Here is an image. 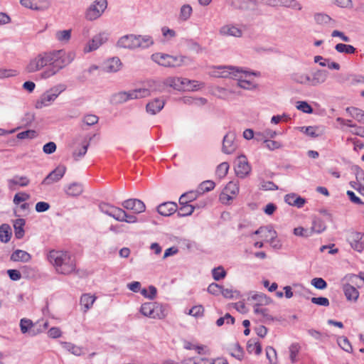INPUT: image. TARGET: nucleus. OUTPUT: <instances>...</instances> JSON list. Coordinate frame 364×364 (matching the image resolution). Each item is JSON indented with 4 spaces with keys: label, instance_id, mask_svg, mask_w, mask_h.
Instances as JSON below:
<instances>
[{
    "label": "nucleus",
    "instance_id": "obj_39",
    "mask_svg": "<svg viewBox=\"0 0 364 364\" xmlns=\"http://www.w3.org/2000/svg\"><path fill=\"white\" fill-rule=\"evenodd\" d=\"M247 350L250 353L255 352L256 355H259L262 353V346L258 341L250 339L247 343Z\"/></svg>",
    "mask_w": 364,
    "mask_h": 364
},
{
    "label": "nucleus",
    "instance_id": "obj_33",
    "mask_svg": "<svg viewBox=\"0 0 364 364\" xmlns=\"http://www.w3.org/2000/svg\"><path fill=\"white\" fill-rule=\"evenodd\" d=\"M31 255L26 251L21 250H16L11 255V260L17 262H28L31 259Z\"/></svg>",
    "mask_w": 364,
    "mask_h": 364
},
{
    "label": "nucleus",
    "instance_id": "obj_60",
    "mask_svg": "<svg viewBox=\"0 0 364 364\" xmlns=\"http://www.w3.org/2000/svg\"><path fill=\"white\" fill-rule=\"evenodd\" d=\"M156 292H157L156 288L152 285L149 287V293L146 289H143L141 291V294L144 296L147 297L150 299H153L155 298V296L156 295Z\"/></svg>",
    "mask_w": 364,
    "mask_h": 364
},
{
    "label": "nucleus",
    "instance_id": "obj_50",
    "mask_svg": "<svg viewBox=\"0 0 364 364\" xmlns=\"http://www.w3.org/2000/svg\"><path fill=\"white\" fill-rule=\"evenodd\" d=\"M89 146V142L84 143L82 146L79 150H75L73 153V156L75 161L79 160L83 157L87 153Z\"/></svg>",
    "mask_w": 364,
    "mask_h": 364
},
{
    "label": "nucleus",
    "instance_id": "obj_23",
    "mask_svg": "<svg viewBox=\"0 0 364 364\" xmlns=\"http://www.w3.org/2000/svg\"><path fill=\"white\" fill-rule=\"evenodd\" d=\"M328 77V73L324 70H318L312 74V77H310V85L317 86L323 83Z\"/></svg>",
    "mask_w": 364,
    "mask_h": 364
},
{
    "label": "nucleus",
    "instance_id": "obj_37",
    "mask_svg": "<svg viewBox=\"0 0 364 364\" xmlns=\"http://www.w3.org/2000/svg\"><path fill=\"white\" fill-rule=\"evenodd\" d=\"M291 78L296 83L310 85V76L306 74L294 73L291 75Z\"/></svg>",
    "mask_w": 364,
    "mask_h": 364
},
{
    "label": "nucleus",
    "instance_id": "obj_49",
    "mask_svg": "<svg viewBox=\"0 0 364 364\" xmlns=\"http://www.w3.org/2000/svg\"><path fill=\"white\" fill-rule=\"evenodd\" d=\"M338 344L343 350L346 352L350 353L353 350L348 339L345 336H341L338 338Z\"/></svg>",
    "mask_w": 364,
    "mask_h": 364
},
{
    "label": "nucleus",
    "instance_id": "obj_54",
    "mask_svg": "<svg viewBox=\"0 0 364 364\" xmlns=\"http://www.w3.org/2000/svg\"><path fill=\"white\" fill-rule=\"evenodd\" d=\"M37 136V133L35 130L28 129L21 132H19L17 134V138L19 139H34Z\"/></svg>",
    "mask_w": 364,
    "mask_h": 364
},
{
    "label": "nucleus",
    "instance_id": "obj_53",
    "mask_svg": "<svg viewBox=\"0 0 364 364\" xmlns=\"http://www.w3.org/2000/svg\"><path fill=\"white\" fill-rule=\"evenodd\" d=\"M311 284L316 289H318L320 290L325 289L327 287L326 282L321 277H316V278L312 279L311 281Z\"/></svg>",
    "mask_w": 364,
    "mask_h": 364
},
{
    "label": "nucleus",
    "instance_id": "obj_31",
    "mask_svg": "<svg viewBox=\"0 0 364 364\" xmlns=\"http://www.w3.org/2000/svg\"><path fill=\"white\" fill-rule=\"evenodd\" d=\"M315 22L320 26H327L330 24H335V21L332 19L328 15L324 13H316L314 15Z\"/></svg>",
    "mask_w": 364,
    "mask_h": 364
},
{
    "label": "nucleus",
    "instance_id": "obj_4",
    "mask_svg": "<svg viewBox=\"0 0 364 364\" xmlns=\"http://www.w3.org/2000/svg\"><path fill=\"white\" fill-rule=\"evenodd\" d=\"M149 94V90L145 88L133 90L129 92H119L111 96L110 102L113 105H118L124 103L129 100L147 97Z\"/></svg>",
    "mask_w": 364,
    "mask_h": 364
},
{
    "label": "nucleus",
    "instance_id": "obj_24",
    "mask_svg": "<svg viewBox=\"0 0 364 364\" xmlns=\"http://www.w3.org/2000/svg\"><path fill=\"white\" fill-rule=\"evenodd\" d=\"M284 201L290 205L297 208H301L306 203L304 198L296 195V193L287 194L284 197Z\"/></svg>",
    "mask_w": 364,
    "mask_h": 364
},
{
    "label": "nucleus",
    "instance_id": "obj_11",
    "mask_svg": "<svg viewBox=\"0 0 364 364\" xmlns=\"http://www.w3.org/2000/svg\"><path fill=\"white\" fill-rule=\"evenodd\" d=\"M255 235H259L262 234V237L264 238V240L269 242V244L274 247V248H279V245H274V240L277 238V232L272 228V226H263L260 227L259 229H257L256 231L254 232Z\"/></svg>",
    "mask_w": 364,
    "mask_h": 364
},
{
    "label": "nucleus",
    "instance_id": "obj_34",
    "mask_svg": "<svg viewBox=\"0 0 364 364\" xmlns=\"http://www.w3.org/2000/svg\"><path fill=\"white\" fill-rule=\"evenodd\" d=\"M26 224V221L24 219L19 218L16 219L14 223V228L15 237L17 239H21L24 236V229L23 227Z\"/></svg>",
    "mask_w": 364,
    "mask_h": 364
},
{
    "label": "nucleus",
    "instance_id": "obj_42",
    "mask_svg": "<svg viewBox=\"0 0 364 364\" xmlns=\"http://www.w3.org/2000/svg\"><path fill=\"white\" fill-rule=\"evenodd\" d=\"M337 52L346 54H353L355 52L356 49L351 45L338 43L335 46Z\"/></svg>",
    "mask_w": 364,
    "mask_h": 364
},
{
    "label": "nucleus",
    "instance_id": "obj_18",
    "mask_svg": "<svg viewBox=\"0 0 364 364\" xmlns=\"http://www.w3.org/2000/svg\"><path fill=\"white\" fill-rule=\"evenodd\" d=\"M242 33V31L233 24L224 25L219 29V34L223 36L240 38Z\"/></svg>",
    "mask_w": 364,
    "mask_h": 364
},
{
    "label": "nucleus",
    "instance_id": "obj_52",
    "mask_svg": "<svg viewBox=\"0 0 364 364\" xmlns=\"http://www.w3.org/2000/svg\"><path fill=\"white\" fill-rule=\"evenodd\" d=\"M212 274L215 280L219 281L225 277L226 272L222 266H219L212 270Z\"/></svg>",
    "mask_w": 364,
    "mask_h": 364
},
{
    "label": "nucleus",
    "instance_id": "obj_63",
    "mask_svg": "<svg viewBox=\"0 0 364 364\" xmlns=\"http://www.w3.org/2000/svg\"><path fill=\"white\" fill-rule=\"evenodd\" d=\"M186 88L188 90H197L199 88L204 86V83L200 82L197 80H190L189 82H186Z\"/></svg>",
    "mask_w": 364,
    "mask_h": 364
},
{
    "label": "nucleus",
    "instance_id": "obj_22",
    "mask_svg": "<svg viewBox=\"0 0 364 364\" xmlns=\"http://www.w3.org/2000/svg\"><path fill=\"white\" fill-rule=\"evenodd\" d=\"M219 70L221 71L218 72V77H231V78H236L239 75L240 72V68L237 67H232V66H224L219 68Z\"/></svg>",
    "mask_w": 364,
    "mask_h": 364
},
{
    "label": "nucleus",
    "instance_id": "obj_7",
    "mask_svg": "<svg viewBox=\"0 0 364 364\" xmlns=\"http://www.w3.org/2000/svg\"><path fill=\"white\" fill-rule=\"evenodd\" d=\"M107 6V0H95L87 9L85 17L89 21H94L102 16Z\"/></svg>",
    "mask_w": 364,
    "mask_h": 364
},
{
    "label": "nucleus",
    "instance_id": "obj_20",
    "mask_svg": "<svg viewBox=\"0 0 364 364\" xmlns=\"http://www.w3.org/2000/svg\"><path fill=\"white\" fill-rule=\"evenodd\" d=\"M107 40V37L105 33H99L95 36L85 48V52H91L97 50L101 45L105 43Z\"/></svg>",
    "mask_w": 364,
    "mask_h": 364
},
{
    "label": "nucleus",
    "instance_id": "obj_10",
    "mask_svg": "<svg viewBox=\"0 0 364 364\" xmlns=\"http://www.w3.org/2000/svg\"><path fill=\"white\" fill-rule=\"evenodd\" d=\"M99 209L102 213L114 218L116 220H123L122 215H125V210L107 203H100Z\"/></svg>",
    "mask_w": 364,
    "mask_h": 364
},
{
    "label": "nucleus",
    "instance_id": "obj_2",
    "mask_svg": "<svg viewBox=\"0 0 364 364\" xmlns=\"http://www.w3.org/2000/svg\"><path fill=\"white\" fill-rule=\"evenodd\" d=\"M48 259L59 274H70L76 269L75 257L66 251L51 250L48 255Z\"/></svg>",
    "mask_w": 364,
    "mask_h": 364
},
{
    "label": "nucleus",
    "instance_id": "obj_8",
    "mask_svg": "<svg viewBox=\"0 0 364 364\" xmlns=\"http://www.w3.org/2000/svg\"><path fill=\"white\" fill-rule=\"evenodd\" d=\"M241 73L239 74L236 79L237 80V85L245 90H252L256 88V84L252 80V76L258 75L256 73L247 72L240 69Z\"/></svg>",
    "mask_w": 364,
    "mask_h": 364
},
{
    "label": "nucleus",
    "instance_id": "obj_30",
    "mask_svg": "<svg viewBox=\"0 0 364 364\" xmlns=\"http://www.w3.org/2000/svg\"><path fill=\"white\" fill-rule=\"evenodd\" d=\"M181 207L178 210V215L179 217H186L191 215L196 208L204 207L205 203H201L200 205H191V204H180Z\"/></svg>",
    "mask_w": 364,
    "mask_h": 364
},
{
    "label": "nucleus",
    "instance_id": "obj_16",
    "mask_svg": "<svg viewBox=\"0 0 364 364\" xmlns=\"http://www.w3.org/2000/svg\"><path fill=\"white\" fill-rule=\"evenodd\" d=\"M65 171L66 167L65 166H58L43 180L41 183L43 185H50L58 182L63 177Z\"/></svg>",
    "mask_w": 364,
    "mask_h": 364
},
{
    "label": "nucleus",
    "instance_id": "obj_28",
    "mask_svg": "<svg viewBox=\"0 0 364 364\" xmlns=\"http://www.w3.org/2000/svg\"><path fill=\"white\" fill-rule=\"evenodd\" d=\"M65 192L68 196L77 197L83 192V187L81 183L74 182L65 188Z\"/></svg>",
    "mask_w": 364,
    "mask_h": 364
},
{
    "label": "nucleus",
    "instance_id": "obj_14",
    "mask_svg": "<svg viewBox=\"0 0 364 364\" xmlns=\"http://www.w3.org/2000/svg\"><path fill=\"white\" fill-rule=\"evenodd\" d=\"M20 3L23 6L36 11H45L50 6L49 0H21Z\"/></svg>",
    "mask_w": 364,
    "mask_h": 364
},
{
    "label": "nucleus",
    "instance_id": "obj_25",
    "mask_svg": "<svg viewBox=\"0 0 364 364\" xmlns=\"http://www.w3.org/2000/svg\"><path fill=\"white\" fill-rule=\"evenodd\" d=\"M239 191L238 186L232 182H229L225 187L224 191L220 196V199L226 198L228 200H232V197L230 195H236Z\"/></svg>",
    "mask_w": 364,
    "mask_h": 364
},
{
    "label": "nucleus",
    "instance_id": "obj_19",
    "mask_svg": "<svg viewBox=\"0 0 364 364\" xmlns=\"http://www.w3.org/2000/svg\"><path fill=\"white\" fill-rule=\"evenodd\" d=\"M186 82H189V80L187 78L171 77L166 79L164 84L166 86L173 87L176 90H186Z\"/></svg>",
    "mask_w": 364,
    "mask_h": 364
},
{
    "label": "nucleus",
    "instance_id": "obj_55",
    "mask_svg": "<svg viewBox=\"0 0 364 364\" xmlns=\"http://www.w3.org/2000/svg\"><path fill=\"white\" fill-rule=\"evenodd\" d=\"M215 186V184L212 181H205L200 184L199 191L200 193L208 192L212 191Z\"/></svg>",
    "mask_w": 364,
    "mask_h": 364
},
{
    "label": "nucleus",
    "instance_id": "obj_5",
    "mask_svg": "<svg viewBox=\"0 0 364 364\" xmlns=\"http://www.w3.org/2000/svg\"><path fill=\"white\" fill-rule=\"evenodd\" d=\"M66 89V85L64 84H59L53 87H51L50 90H47L46 92H44L39 100H37L36 103V108L37 109H41L43 107H46L49 105L51 102H53L58 96L65 91Z\"/></svg>",
    "mask_w": 364,
    "mask_h": 364
},
{
    "label": "nucleus",
    "instance_id": "obj_41",
    "mask_svg": "<svg viewBox=\"0 0 364 364\" xmlns=\"http://www.w3.org/2000/svg\"><path fill=\"white\" fill-rule=\"evenodd\" d=\"M140 44L139 48H147L154 44V41L150 36H136Z\"/></svg>",
    "mask_w": 364,
    "mask_h": 364
},
{
    "label": "nucleus",
    "instance_id": "obj_13",
    "mask_svg": "<svg viewBox=\"0 0 364 364\" xmlns=\"http://www.w3.org/2000/svg\"><path fill=\"white\" fill-rule=\"evenodd\" d=\"M139 46L136 36L133 34L124 36L117 41V46L130 50L139 48Z\"/></svg>",
    "mask_w": 364,
    "mask_h": 364
},
{
    "label": "nucleus",
    "instance_id": "obj_44",
    "mask_svg": "<svg viewBox=\"0 0 364 364\" xmlns=\"http://www.w3.org/2000/svg\"><path fill=\"white\" fill-rule=\"evenodd\" d=\"M61 345L63 348L67 350L68 351L70 352L72 354L79 356L82 353V349L74 345L73 343H68V342H61Z\"/></svg>",
    "mask_w": 364,
    "mask_h": 364
},
{
    "label": "nucleus",
    "instance_id": "obj_62",
    "mask_svg": "<svg viewBox=\"0 0 364 364\" xmlns=\"http://www.w3.org/2000/svg\"><path fill=\"white\" fill-rule=\"evenodd\" d=\"M311 301L313 304L322 306H328L330 303L329 300L326 297H312Z\"/></svg>",
    "mask_w": 364,
    "mask_h": 364
},
{
    "label": "nucleus",
    "instance_id": "obj_9",
    "mask_svg": "<svg viewBox=\"0 0 364 364\" xmlns=\"http://www.w3.org/2000/svg\"><path fill=\"white\" fill-rule=\"evenodd\" d=\"M235 164V171L237 176L243 178L250 173L251 167L245 156H238Z\"/></svg>",
    "mask_w": 364,
    "mask_h": 364
},
{
    "label": "nucleus",
    "instance_id": "obj_29",
    "mask_svg": "<svg viewBox=\"0 0 364 364\" xmlns=\"http://www.w3.org/2000/svg\"><path fill=\"white\" fill-rule=\"evenodd\" d=\"M164 104L162 99L156 98L146 105V111L151 114H155L163 109Z\"/></svg>",
    "mask_w": 364,
    "mask_h": 364
},
{
    "label": "nucleus",
    "instance_id": "obj_40",
    "mask_svg": "<svg viewBox=\"0 0 364 364\" xmlns=\"http://www.w3.org/2000/svg\"><path fill=\"white\" fill-rule=\"evenodd\" d=\"M251 299L257 301L255 306L267 305L271 302V299L262 293L254 294L250 297Z\"/></svg>",
    "mask_w": 364,
    "mask_h": 364
},
{
    "label": "nucleus",
    "instance_id": "obj_59",
    "mask_svg": "<svg viewBox=\"0 0 364 364\" xmlns=\"http://www.w3.org/2000/svg\"><path fill=\"white\" fill-rule=\"evenodd\" d=\"M311 233H312L311 229L308 230V229H305L302 227H298V228H296L294 229V234L296 236L308 237L311 236Z\"/></svg>",
    "mask_w": 364,
    "mask_h": 364
},
{
    "label": "nucleus",
    "instance_id": "obj_64",
    "mask_svg": "<svg viewBox=\"0 0 364 364\" xmlns=\"http://www.w3.org/2000/svg\"><path fill=\"white\" fill-rule=\"evenodd\" d=\"M326 225L321 220H315L311 228L312 232L321 233L326 230Z\"/></svg>",
    "mask_w": 364,
    "mask_h": 364
},
{
    "label": "nucleus",
    "instance_id": "obj_61",
    "mask_svg": "<svg viewBox=\"0 0 364 364\" xmlns=\"http://www.w3.org/2000/svg\"><path fill=\"white\" fill-rule=\"evenodd\" d=\"M254 312L257 314H262L264 318L267 320L272 321L273 320V317L268 314L267 309L260 308L259 306H254Z\"/></svg>",
    "mask_w": 364,
    "mask_h": 364
},
{
    "label": "nucleus",
    "instance_id": "obj_47",
    "mask_svg": "<svg viewBox=\"0 0 364 364\" xmlns=\"http://www.w3.org/2000/svg\"><path fill=\"white\" fill-rule=\"evenodd\" d=\"M300 346L299 343H292L289 346V358L291 360V363H295L296 360V356L299 352Z\"/></svg>",
    "mask_w": 364,
    "mask_h": 364
},
{
    "label": "nucleus",
    "instance_id": "obj_43",
    "mask_svg": "<svg viewBox=\"0 0 364 364\" xmlns=\"http://www.w3.org/2000/svg\"><path fill=\"white\" fill-rule=\"evenodd\" d=\"M197 193L194 191H190L182 194L179 198L180 204H189V203L193 201L197 198Z\"/></svg>",
    "mask_w": 364,
    "mask_h": 364
},
{
    "label": "nucleus",
    "instance_id": "obj_56",
    "mask_svg": "<svg viewBox=\"0 0 364 364\" xmlns=\"http://www.w3.org/2000/svg\"><path fill=\"white\" fill-rule=\"evenodd\" d=\"M99 117L95 114H88L84 116L82 122L88 126H92L98 122Z\"/></svg>",
    "mask_w": 364,
    "mask_h": 364
},
{
    "label": "nucleus",
    "instance_id": "obj_45",
    "mask_svg": "<svg viewBox=\"0 0 364 364\" xmlns=\"http://www.w3.org/2000/svg\"><path fill=\"white\" fill-rule=\"evenodd\" d=\"M71 38V30L58 31L55 33V38L62 43H68Z\"/></svg>",
    "mask_w": 364,
    "mask_h": 364
},
{
    "label": "nucleus",
    "instance_id": "obj_3",
    "mask_svg": "<svg viewBox=\"0 0 364 364\" xmlns=\"http://www.w3.org/2000/svg\"><path fill=\"white\" fill-rule=\"evenodd\" d=\"M151 58L154 62L164 67H180L183 65H189L193 61L192 59L186 56H173L161 53L152 54Z\"/></svg>",
    "mask_w": 364,
    "mask_h": 364
},
{
    "label": "nucleus",
    "instance_id": "obj_51",
    "mask_svg": "<svg viewBox=\"0 0 364 364\" xmlns=\"http://www.w3.org/2000/svg\"><path fill=\"white\" fill-rule=\"evenodd\" d=\"M191 13L192 7L188 4H185L181 8L180 18L183 21H186L190 18Z\"/></svg>",
    "mask_w": 364,
    "mask_h": 364
},
{
    "label": "nucleus",
    "instance_id": "obj_32",
    "mask_svg": "<svg viewBox=\"0 0 364 364\" xmlns=\"http://www.w3.org/2000/svg\"><path fill=\"white\" fill-rule=\"evenodd\" d=\"M96 299L95 296H93L89 294H82L80 298V305L83 307V311L87 312L93 305Z\"/></svg>",
    "mask_w": 364,
    "mask_h": 364
},
{
    "label": "nucleus",
    "instance_id": "obj_1",
    "mask_svg": "<svg viewBox=\"0 0 364 364\" xmlns=\"http://www.w3.org/2000/svg\"><path fill=\"white\" fill-rule=\"evenodd\" d=\"M73 60L74 54L66 53L63 50L41 52L29 61L26 70L28 73H35L46 68L41 76L43 79H47L55 75Z\"/></svg>",
    "mask_w": 364,
    "mask_h": 364
},
{
    "label": "nucleus",
    "instance_id": "obj_27",
    "mask_svg": "<svg viewBox=\"0 0 364 364\" xmlns=\"http://www.w3.org/2000/svg\"><path fill=\"white\" fill-rule=\"evenodd\" d=\"M343 291L348 301H356L359 297V291L353 286L346 284L343 286Z\"/></svg>",
    "mask_w": 364,
    "mask_h": 364
},
{
    "label": "nucleus",
    "instance_id": "obj_48",
    "mask_svg": "<svg viewBox=\"0 0 364 364\" xmlns=\"http://www.w3.org/2000/svg\"><path fill=\"white\" fill-rule=\"evenodd\" d=\"M228 169H229L228 163L223 162L218 166L216 171H215V173L218 178H223L227 175Z\"/></svg>",
    "mask_w": 364,
    "mask_h": 364
},
{
    "label": "nucleus",
    "instance_id": "obj_15",
    "mask_svg": "<svg viewBox=\"0 0 364 364\" xmlns=\"http://www.w3.org/2000/svg\"><path fill=\"white\" fill-rule=\"evenodd\" d=\"M122 205L127 210H132L135 214L143 213L146 209L144 202L136 198L127 199L122 203Z\"/></svg>",
    "mask_w": 364,
    "mask_h": 364
},
{
    "label": "nucleus",
    "instance_id": "obj_46",
    "mask_svg": "<svg viewBox=\"0 0 364 364\" xmlns=\"http://www.w3.org/2000/svg\"><path fill=\"white\" fill-rule=\"evenodd\" d=\"M33 326V323L31 319L21 318L20 321V328L22 333H28L30 335V331Z\"/></svg>",
    "mask_w": 364,
    "mask_h": 364
},
{
    "label": "nucleus",
    "instance_id": "obj_17",
    "mask_svg": "<svg viewBox=\"0 0 364 364\" xmlns=\"http://www.w3.org/2000/svg\"><path fill=\"white\" fill-rule=\"evenodd\" d=\"M237 147L235 134L232 132H228L223 137L222 151L226 154H231L236 150Z\"/></svg>",
    "mask_w": 364,
    "mask_h": 364
},
{
    "label": "nucleus",
    "instance_id": "obj_6",
    "mask_svg": "<svg viewBox=\"0 0 364 364\" xmlns=\"http://www.w3.org/2000/svg\"><path fill=\"white\" fill-rule=\"evenodd\" d=\"M140 312L145 316L151 318H164L166 316L162 306L153 302L144 303L141 305Z\"/></svg>",
    "mask_w": 364,
    "mask_h": 364
},
{
    "label": "nucleus",
    "instance_id": "obj_21",
    "mask_svg": "<svg viewBox=\"0 0 364 364\" xmlns=\"http://www.w3.org/2000/svg\"><path fill=\"white\" fill-rule=\"evenodd\" d=\"M177 210V204L173 202H165L157 207V212L163 216H169Z\"/></svg>",
    "mask_w": 364,
    "mask_h": 364
},
{
    "label": "nucleus",
    "instance_id": "obj_36",
    "mask_svg": "<svg viewBox=\"0 0 364 364\" xmlns=\"http://www.w3.org/2000/svg\"><path fill=\"white\" fill-rule=\"evenodd\" d=\"M11 229L8 224H2L0 226V240L2 242H8L11 237Z\"/></svg>",
    "mask_w": 364,
    "mask_h": 364
},
{
    "label": "nucleus",
    "instance_id": "obj_57",
    "mask_svg": "<svg viewBox=\"0 0 364 364\" xmlns=\"http://www.w3.org/2000/svg\"><path fill=\"white\" fill-rule=\"evenodd\" d=\"M204 308L202 305L193 306L188 311V314L194 317H200L203 316Z\"/></svg>",
    "mask_w": 364,
    "mask_h": 364
},
{
    "label": "nucleus",
    "instance_id": "obj_35",
    "mask_svg": "<svg viewBox=\"0 0 364 364\" xmlns=\"http://www.w3.org/2000/svg\"><path fill=\"white\" fill-rule=\"evenodd\" d=\"M29 183L30 181L26 176H16L13 178L8 180V183L10 188L17 185L22 187L27 186Z\"/></svg>",
    "mask_w": 364,
    "mask_h": 364
},
{
    "label": "nucleus",
    "instance_id": "obj_38",
    "mask_svg": "<svg viewBox=\"0 0 364 364\" xmlns=\"http://www.w3.org/2000/svg\"><path fill=\"white\" fill-rule=\"evenodd\" d=\"M346 112L356 120L364 123V111L357 107H347Z\"/></svg>",
    "mask_w": 364,
    "mask_h": 364
},
{
    "label": "nucleus",
    "instance_id": "obj_12",
    "mask_svg": "<svg viewBox=\"0 0 364 364\" xmlns=\"http://www.w3.org/2000/svg\"><path fill=\"white\" fill-rule=\"evenodd\" d=\"M363 234L358 232H350L347 237V241L350 247L358 252H361L364 249Z\"/></svg>",
    "mask_w": 364,
    "mask_h": 364
},
{
    "label": "nucleus",
    "instance_id": "obj_58",
    "mask_svg": "<svg viewBox=\"0 0 364 364\" xmlns=\"http://www.w3.org/2000/svg\"><path fill=\"white\" fill-rule=\"evenodd\" d=\"M296 108L304 113L311 114L313 112V108L305 101L297 102Z\"/></svg>",
    "mask_w": 364,
    "mask_h": 364
},
{
    "label": "nucleus",
    "instance_id": "obj_26",
    "mask_svg": "<svg viewBox=\"0 0 364 364\" xmlns=\"http://www.w3.org/2000/svg\"><path fill=\"white\" fill-rule=\"evenodd\" d=\"M122 66L121 60L119 58H112L105 63L104 70L107 73H116L120 70Z\"/></svg>",
    "mask_w": 364,
    "mask_h": 364
}]
</instances>
